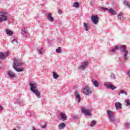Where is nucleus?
<instances>
[{"instance_id":"1","label":"nucleus","mask_w":130,"mask_h":130,"mask_svg":"<svg viewBox=\"0 0 130 130\" xmlns=\"http://www.w3.org/2000/svg\"><path fill=\"white\" fill-rule=\"evenodd\" d=\"M29 86L30 87V91L36 95L37 98H41V93L38 90L36 89V88H37V83H29Z\"/></svg>"},{"instance_id":"2","label":"nucleus","mask_w":130,"mask_h":130,"mask_svg":"<svg viewBox=\"0 0 130 130\" xmlns=\"http://www.w3.org/2000/svg\"><path fill=\"white\" fill-rule=\"evenodd\" d=\"M126 46L125 45H122L120 46V51L122 53L124 57V60L125 61L128 58V51L126 49Z\"/></svg>"},{"instance_id":"3","label":"nucleus","mask_w":130,"mask_h":130,"mask_svg":"<svg viewBox=\"0 0 130 130\" xmlns=\"http://www.w3.org/2000/svg\"><path fill=\"white\" fill-rule=\"evenodd\" d=\"M8 21V13L6 12H0V22Z\"/></svg>"},{"instance_id":"4","label":"nucleus","mask_w":130,"mask_h":130,"mask_svg":"<svg viewBox=\"0 0 130 130\" xmlns=\"http://www.w3.org/2000/svg\"><path fill=\"white\" fill-rule=\"evenodd\" d=\"M107 115H108L109 120L111 121V122L114 123L115 121H116L115 117L113 116V112H112V111L108 110Z\"/></svg>"},{"instance_id":"5","label":"nucleus","mask_w":130,"mask_h":130,"mask_svg":"<svg viewBox=\"0 0 130 130\" xmlns=\"http://www.w3.org/2000/svg\"><path fill=\"white\" fill-rule=\"evenodd\" d=\"M81 111L84 114L86 115V116H89L91 115V110L87 109L86 108L82 107H81Z\"/></svg>"},{"instance_id":"6","label":"nucleus","mask_w":130,"mask_h":130,"mask_svg":"<svg viewBox=\"0 0 130 130\" xmlns=\"http://www.w3.org/2000/svg\"><path fill=\"white\" fill-rule=\"evenodd\" d=\"M83 93L85 95L89 96L92 94V90L90 89V87L88 86H85L83 89Z\"/></svg>"},{"instance_id":"7","label":"nucleus","mask_w":130,"mask_h":130,"mask_svg":"<svg viewBox=\"0 0 130 130\" xmlns=\"http://www.w3.org/2000/svg\"><path fill=\"white\" fill-rule=\"evenodd\" d=\"M91 20L93 24L97 25L99 22V17H98V15H92L91 18Z\"/></svg>"},{"instance_id":"8","label":"nucleus","mask_w":130,"mask_h":130,"mask_svg":"<svg viewBox=\"0 0 130 130\" xmlns=\"http://www.w3.org/2000/svg\"><path fill=\"white\" fill-rule=\"evenodd\" d=\"M88 64H89V61H84L82 63V64L78 67V69L79 70H84V69H86V68L88 67Z\"/></svg>"},{"instance_id":"9","label":"nucleus","mask_w":130,"mask_h":130,"mask_svg":"<svg viewBox=\"0 0 130 130\" xmlns=\"http://www.w3.org/2000/svg\"><path fill=\"white\" fill-rule=\"evenodd\" d=\"M13 64L14 67H21V66H23V63L21 62L20 59H17L14 60Z\"/></svg>"},{"instance_id":"10","label":"nucleus","mask_w":130,"mask_h":130,"mask_svg":"<svg viewBox=\"0 0 130 130\" xmlns=\"http://www.w3.org/2000/svg\"><path fill=\"white\" fill-rule=\"evenodd\" d=\"M104 86H106L107 89H111V90H114V89H116V86H114L111 84H109L107 83V82L105 83Z\"/></svg>"},{"instance_id":"11","label":"nucleus","mask_w":130,"mask_h":130,"mask_svg":"<svg viewBox=\"0 0 130 130\" xmlns=\"http://www.w3.org/2000/svg\"><path fill=\"white\" fill-rule=\"evenodd\" d=\"M59 115L61 117V120L63 121H64V120H67L68 119V116H67V115H66L64 113L60 112L59 113Z\"/></svg>"},{"instance_id":"12","label":"nucleus","mask_w":130,"mask_h":130,"mask_svg":"<svg viewBox=\"0 0 130 130\" xmlns=\"http://www.w3.org/2000/svg\"><path fill=\"white\" fill-rule=\"evenodd\" d=\"M27 28H26V27L22 28L21 30V35L23 36L24 37H27Z\"/></svg>"},{"instance_id":"13","label":"nucleus","mask_w":130,"mask_h":130,"mask_svg":"<svg viewBox=\"0 0 130 130\" xmlns=\"http://www.w3.org/2000/svg\"><path fill=\"white\" fill-rule=\"evenodd\" d=\"M108 12L110 13V14H111V15H112L113 16H114L117 14L116 11H115V10H113L112 8L109 9Z\"/></svg>"},{"instance_id":"14","label":"nucleus","mask_w":130,"mask_h":130,"mask_svg":"<svg viewBox=\"0 0 130 130\" xmlns=\"http://www.w3.org/2000/svg\"><path fill=\"white\" fill-rule=\"evenodd\" d=\"M47 19L50 22H53V20H54L53 17H52V14L51 13L48 14Z\"/></svg>"},{"instance_id":"15","label":"nucleus","mask_w":130,"mask_h":130,"mask_svg":"<svg viewBox=\"0 0 130 130\" xmlns=\"http://www.w3.org/2000/svg\"><path fill=\"white\" fill-rule=\"evenodd\" d=\"M91 82L93 83L94 87H95L96 88H98V87H99V83L98 82V81H97V80L95 79H92L91 80Z\"/></svg>"},{"instance_id":"16","label":"nucleus","mask_w":130,"mask_h":130,"mask_svg":"<svg viewBox=\"0 0 130 130\" xmlns=\"http://www.w3.org/2000/svg\"><path fill=\"white\" fill-rule=\"evenodd\" d=\"M13 69H14V70L18 73H20V72H24V69L23 68H17L15 66H13Z\"/></svg>"},{"instance_id":"17","label":"nucleus","mask_w":130,"mask_h":130,"mask_svg":"<svg viewBox=\"0 0 130 130\" xmlns=\"http://www.w3.org/2000/svg\"><path fill=\"white\" fill-rule=\"evenodd\" d=\"M6 34L8 35V36H12L13 34H14V32L13 31L8 28L6 29Z\"/></svg>"},{"instance_id":"18","label":"nucleus","mask_w":130,"mask_h":130,"mask_svg":"<svg viewBox=\"0 0 130 130\" xmlns=\"http://www.w3.org/2000/svg\"><path fill=\"white\" fill-rule=\"evenodd\" d=\"M66 127V123H61L58 125L59 129H63Z\"/></svg>"},{"instance_id":"19","label":"nucleus","mask_w":130,"mask_h":130,"mask_svg":"<svg viewBox=\"0 0 130 130\" xmlns=\"http://www.w3.org/2000/svg\"><path fill=\"white\" fill-rule=\"evenodd\" d=\"M116 109H121V104L120 103H116L115 104Z\"/></svg>"},{"instance_id":"20","label":"nucleus","mask_w":130,"mask_h":130,"mask_svg":"<svg viewBox=\"0 0 130 130\" xmlns=\"http://www.w3.org/2000/svg\"><path fill=\"white\" fill-rule=\"evenodd\" d=\"M8 75L10 77V78H15V74L12 71L8 72Z\"/></svg>"},{"instance_id":"21","label":"nucleus","mask_w":130,"mask_h":130,"mask_svg":"<svg viewBox=\"0 0 130 130\" xmlns=\"http://www.w3.org/2000/svg\"><path fill=\"white\" fill-rule=\"evenodd\" d=\"M120 94H125V95H127V93L125 92L124 89H121L118 93L119 96H120Z\"/></svg>"},{"instance_id":"22","label":"nucleus","mask_w":130,"mask_h":130,"mask_svg":"<svg viewBox=\"0 0 130 130\" xmlns=\"http://www.w3.org/2000/svg\"><path fill=\"white\" fill-rule=\"evenodd\" d=\"M75 96L78 100V103H80L81 102V96H80V94L79 93L75 94Z\"/></svg>"},{"instance_id":"23","label":"nucleus","mask_w":130,"mask_h":130,"mask_svg":"<svg viewBox=\"0 0 130 130\" xmlns=\"http://www.w3.org/2000/svg\"><path fill=\"white\" fill-rule=\"evenodd\" d=\"M118 20H121L123 18V13L120 12L117 16Z\"/></svg>"},{"instance_id":"24","label":"nucleus","mask_w":130,"mask_h":130,"mask_svg":"<svg viewBox=\"0 0 130 130\" xmlns=\"http://www.w3.org/2000/svg\"><path fill=\"white\" fill-rule=\"evenodd\" d=\"M0 58L1 59L6 58V55L4 54V52H0Z\"/></svg>"},{"instance_id":"25","label":"nucleus","mask_w":130,"mask_h":130,"mask_svg":"<svg viewBox=\"0 0 130 130\" xmlns=\"http://www.w3.org/2000/svg\"><path fill=\"white\" fill-rule=\"evenodd\" d=\"M53 77L54 79H57L59 76L55 73V72H53Z\"/></svg>"},{"instance_id":"26","label":"nucleus","mask_w":130,"mask_h":130,"mask_svg":"<svg viewBox=\"0 0 130 130\" xmlns=\"http://www.w3.org/2000/svg\"><path fill=\"white\" fill-rule=\"evenodd\" d=\"M74 8H79L80 7V4L78 2H75L73 3V6Z\"/></svg>"},{"instance_id":"27","label":"nucleus","mask_w":130,"mask_h":130,"mask_svg":"<svg viewBox=\"0 0 130 130\" xmlns=\"http://www.w3.org/2000/svg\"><path fill=\"white\" fill-rule=\"evenodd\" d=\"M119 49V46H116L114 48L112 49L111 50L112 52H115L117 49Z\"/></svg>"},{"instance_id":"28","label":"nucleus","mask_w":130,"mask_h":130,"mask_svg":"<svg viewBox=\"0 0 130 130\" xmlns=\"http://www.w3.org/2000/svg\"><path fill=\"white\" fill-rule=\"evenodd\" d=\"M97 123V121L95 120H93L91 121V123L90 124V126H91V127H93L94 125H95Z\"/></svg>"},{"instance_id":"29","label":"nucleus","mask_w":130,"mask_h":130,"mask_svg":"<svg viewBox=\"0 0 130 130\" xmlns=\"http://www.w3.org/2000/svg\"><path fill=\"white\" fill-rule=\"evenodd\" d=\"M84 28L86 31H88L89 29H88V24L86 23L84 24Z\"/></svg>"},{"instance_id":"30","label":"nucleus","mask_w":130,"mask_h":130,"mask_svg":"<svg viewBox=\"0 0 130 130\" xmlns=\"http://www.w3.org/2000/svg\"><path fill=\"white\" fill-rule=\"evenodd\" d=\"M61 51L62 50L61 47H58V49L56 50V52H57V53H61Z\"/></svg>"},{"instance_id":"31","label":"nucleus","mask_w":130,"mask_h":130,"mask_svg":"<svg viewBox=\"0 0 130 130\" xmlns=\"http://www.w3.org/2000/svg\"><path fill=\"white\" fill-rule=\"evenodd\" d=\"M11 42L13 44H18V40L16 39H13Z\"/></svg>"},{"instance_id":"32","label":"nucleus","mask_w":130,"mask_h":130,"mask_svg":"<svg viewBox=\"0 0 130 130\" xmlns=\"http://www.w3.org/2000/svg\"><path fill=\"white\" fill-rule=\"evenodd\" d=\"M125 102L126 103V106L127 107L130 106V102L129 100H126L125 101Z\"/></svg>"},{"instance_id":"33","label":"nucleus","mask_w":130,"mask_h":130,"mask_svg":"<svg viewBox=\"0 0 130 130\" xmlns=\"http://www.w3.org/2000/svg\"><path fill=\"white\" fill-rule=\"evenodd\" d=\"M42 50H43V48L40 49H37V51L39 54H42Z\"/></svg>"},{"instance_id":"34","label":"nucleus","mask_w":130,"mask_h":130,"mask_svg":"<svg viewBox=\"0 0 130 130\" xmlns=\"http://www.w3.org/2000/svg\"><path fill=\"white\" fill-rule=\"evenodd\" d=\"M124 5H125V6H126V7H127L128 8H130V5L127 2V1H124Z\"/></svg>"},{"instance_id":"35","label":"nucleus","mask_w":130,"mask_h":130,"mask_svg":"<svg viewBox=\"0 0 130 130\" xmlns=\"http://www.w3.org/2000/svg\"><path fill=\"white\" fill-rule=\"evenodd\" d=\"M129 125H130L129 123H126L125 124V127H126V128H129Z\"/></svg>"},{"instance_id":"36","label":"nucleus","mask_w":130,"mask_h":130,"mask_svg":"<svg viewBox=\"0 0 130 130\" xmlns=\"http://www.w3.org/2000/svg\"><path fill=\"white\" fill-rule=\"evenodd\" d=\"M4 55H5L6 58H7V57L10 55V52H6Z\"/></svg>"},{"instance_id":"37","label":"nucleus","mask_w":130,"mask_h":130,"mask_svg":"<svg viewBox=\"0 0 130 130\" xmlns=\"http://www.w3.org/2000/svg\"><path fill=\"white\" fill-rule=\"evenodd\" d=\"M111 79H115V75L112 74L110 76Z\"/></svg>"},{"instance_id":"38","label":"nucleus","mask_w":130,"mask_h":130,"mask_svg":"<svg viewBox=\"0 0 130 130\" xmlns=\"http://www.w3.org/2000/svg\"><path fill=\"white\" fill-rule=\"evenodd\" d=\"M101 9H102V10H104V11H108V10H109V9L106 8H104V7H101Z\"/></svg>"},{"instance_id":"39","label":"nucleus","mask_w":130,"mask_h":130,"mask_svg":"<svg viewBox=\"0 0 130 130\" xmlns=\"http://www.w3.org/2000/svg\"><path fill=\"white\" fill-rule=\"evenodd\" d=\"M58 14H59V15H61V14H62V12L61 11V10H58Z\"/></svg>"},{"instance_id":"40","label":"nucleus","mask_w":130,"mask_h":130,"mask_svg":"<svg viewBox=\"0 0 130 130\" xmlns=\"http://www.w3.org/2000/svg\"><path fill=\"white\" fill-rule=\"evenodd\" d=\"M78 118V116H73V119H77Z\"/></svg>"},{"instance_id":"41","label":"nucleus","mask_w":130,"mask_h":130,"mask_svg":"<svg viewBox=\"0 0 130 130\" xmlns=\"http://www.w3.org/2000/svg\"><path fill=\"white\" fill-rule=\"evenodd\" d=\"M127 74V75H128L129 78H130V70L128 71Z\"/></svg>"},{"instance_id":"42","label":"nucleus","mask_w":130,"mask_h":130,"mask_svg":"<svg viewBox=\"0 0 130 130\" xmlns=\"http://www.w3.org/2000/svg\"><path fill=\"white\" fill-rule=\"evenodd\" d=\"M2 110H3V106L0 105V111H2Z\"/></svg>"},{"instance_id":"43","label":"nucleus","mask_w":130,"mask_h":130,"mask_svg":"<svg viewBox=\"0 0 130 130\" xmlns=\"http://www.w3.org/2000/svg\"><path fill=\"white\" fill-rule=\"evenodd\" d=\"M42 128H45V127H46V125H43L42 126Z\"/></svg>"},{"instance_id":"44","label":"nucleus","mask_w":130,"mask_h":130,"mask_svg":"<svg viewBox=\"0 0 130 130\" xmlns=\"http://www.w3.org/2000/svg\"><path fill=\"white\" fill-rule=\"evenodd\" d=\"M90 6H93V3L92 2H90Z\"/></svg>"},{"instance_id":"45","label":"nucleus","mask_w":130,"mask_h":130,"mask_svg":"<svg viewBox=\"0 0 130 130\" xmlns=\"http://www.w3.org/2000/svg\"><path fill=\"white\" fill-rule=\"evenodd\" d=\"M18 103H20V101H18Z\"/></svg>"},{"instance_id":"46","label":"nucleus","mask_w":130,"mask_h":130,"mask_svg":"<svg viewBox=\"0 0 130 130\" xmlns=\"http://www.w3.org/2000/svg\"><path fill=\"white\" fill-rule=\"evenodd\" d=\"M12 130H16V129H12Z\"/></svg>"}]
</instances>
